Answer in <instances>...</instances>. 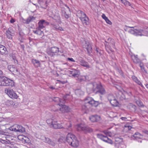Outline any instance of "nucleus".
<instances>
[{"instance_id":"f257e3e1","label":"nucleus","mask_w":148,"mask_h":148,"mask_svg":"<svg viewBox=\"0 0 148 148\" xmlns=\"http://www.w3.org/2000/svg\"><path fill=\"white\" fill-rule=\"evenodd\" d=\"M103 132L106 136H104L101 134H97V137L106 143L112 144V141L108 137V136L110 137L112 136V134L111 132L108 130H104Z\"/></svg>"},{"instance_id":"f03ea898","label":"nucleus","mask_w":148,"mask_h":148,"mask_svg":"<svg viewBox=\"0 0 148 148\" xmlns=\"http://www.w3.org/2000/svg\"><path fill=\"white\" fill-rule=\"evenodd\" d=\"M101 85L100 83L97 84L95 82L88 84L87 87V91L89 94L93 92L96 93L98 92Z\"/></svg>"},{"instance_id":"7ed1b4c3","label":"nucleus","mask_w":148,"mask_h":148,"mask_svg":"<svg viewBox=\"0 0 148 148\" xmlns=\"http://www.w3.org/2000/svg\"><path fill=\"white\" fill-rule=\"evenodd\" d=\"M66 141L67 143L72 146L76 147L79 145V142L77 138L73 134L69 133L66 137Z\"/></svg>"},{"instance_id":"20e7f679","label":"nucleus","mask_w":148,"mask_h":148,"mask_svg":"<svg viewBox=\"0 0 148 148\" xmlns=\"http://www.w3.org/2000/svg\"><path fill=\"white\" fill-rule=\"evenodd\" d=\"M76 128L78 131H83L85 133L91 132L92 131L90 128L83 124L77 125L76 126Z\"/></svg>"},{"instance_id":"39448f33","label":"nucleus","mask_w":148,"mask_h":148,"mask_svg":"<svg viewBox=\"0 0 148 148\" xmlns=\"http://www.w3.org/2000/svg\"><path fill=\"white\" fill-rule=\"evenodd\" d=\"M8 129L12 131L19 132H23L25 131V128L21 125L17 124L13 125V126L10 127Z\"/></svg>"},{"instance_id":"423d86ee","label":"nucleus","mask_w":148,"mask_h":148,"mask_svg":"<svg viewBox=\"0 0 148 148\" xmlns=\"http://www.w3.org/2000/svg\"><path fill=\"white\" fill-rule=\"evenodd\" d=\"M85 102L86 105L90 106L95 107L98 105L97 101H94L92 98L89 97H87L86 98Z\"/></svg>"},{"instance_id":"0eeeda50","label":"nucleus","mask_w":148,"mask_h":148,"mask_svg":"<svg viewBox=\"0 0 148 148\" xmlns=\"http://www.w3.org/2000/svg\"><path fill=\"white\" fill-rule=\"evenodd\" d=\"M61 52L59 50V48L56 47H51L47 51L48 54L51 56H53L56 53H59Z\"/></svg>"},{"instance_id":"6e6552de","label":"nucleus","mask_w":148,"mask_h":148,"mask_svg":"<svg viewBox=\"0 0 148 148\" xmlns=\"http://www.w3.org/2000/svg\"><path fill=\"white\" fill-rule=\"evenodd\" d=\"M5 92L11 99H16L17 98L16 94L12 89L6 88L5 90Z\"/></svg>"},{"instance_id":"1a4fd4ad","label":"nucleus","mask_w":148,"mask_h":148,"mask_svg":"<svg viewBox=\"0 0 148 148\" xmlns=\"http://www.w3.org/2000/svg\"><path fill=\"white\" fill-rule=\"evenodd\" d=\"M3 86H10L11 87L14 86V82L11 80L5 77H3Z\"/></svg>"},{"instance_id":"9d476101","label":"nucleus","mask_w":148,"mask_h":148,"mask_svg":"<svg viewBox=\"0 0 148 148\" xmlns=\"http://www.w3.org/2000/svg\"><path fill=\"white\" fill-rule=\"evenodd\" d=\"M38 29H43L45 26L49 25V23L44 20H41L39 21L38 23ZM41 31L39 30H38V33H40Z\"/></svg>"},{"instance_id":"9b49d317","label":"nucleus","mask_w":148,"mask_h":148,"mask_svg":"<svg viewBox=\"0 0 148 148\" xmlns=\"http://www.w3.org/2000/svg\"><path fill=\"white\" fill-rule=\"evenodd\" d=\"M39 138L41 139L44 142L53 147H54L56 145V143L49 138H46L44 136H41L40 138Z\"/></svg>"},{"instance_id":"f8f14e48","label":"nucleus","mask_w":148,"mask_h":148,"mask_svg":"<svg viewBox=\"0 0 148 148\" xmlns=\"http://www.w3.org/2000/svg\"><path fill=\"white\" fill-rule=\"evenodd\" d=\"M83 47L86 49L89 55H90V54L92 52V48L91 44L89 42L85 41V43L83 45Z\"/></svg>"},{"instance_id":"ddd939ff","label":"nucleus","mask_w":148,"mask_h":148,"mask_svg":"<svg viewBox=\"0 0 148 148\" xmlns=\"http://www.w3.org/2000/svg\"><path fill=\"white\" fill-rule=\"evenodd\" d=\"M107 41V42L105 41L106 43L105 44V45L106 47H109L108 44V43L109 44L110 47H112L113 48H115V42L114 39L111 38H109L108 39Z\"/></svg>"},{"instance_id":"4468645a","label":"nucleus","mask_w":148,"mask_h":148,"mask_svg":"<svg viewBox=\"0 0 148 148\" xmlns=\"http://www.w3.org/2000/svg\"><path fill=\"white\" fill-rule=\"evenodd\" d=\"M58 105L61 107V108H60V110L62 113L67 112L70 110V109L69 108L65 105H62L60 103H59Z\"/></svg>"},{"instance_id":"2eb2a0df","label":"nucleus","mask_w":148,"mask_h":148,"mask_svg":"<svg viewBox=\"0 0 148 148\" xmlns=\"http://www.w3.org/2000/svg\"><path fill=\"white\" fill-rule=\"evenodd\" d=\"M89 119L93 122L98 121L101 120V117L97 115H91L89 117Z\"/></svg>"},{"instance_id":"dca6fc26","label":"nucleus","mask_w":148,"mask_h":148,"mask_svg":"<svg viewBox=\"0 0 148 148\" xmlns=\"http://www.w3.org/2000/svg\"><path fill=\"white\" fill-rule=\"evenodd\" d=\"M8 51L6 48L3 45L0 44V54L2 55H6Z\"/></svg>"},{"instance_id":"f3484780","label":"nucleus","mask_w":148,"mask_h":148,"mask_svg":"<svg viewBox=\"0 0 148 148\" xmlns=\"http://www.w3.org/2000/svg\"><path fill=\"white\" fill-rule=\"evenodd\" d=\"M53 127L54 129H60L62 128V126L60 124L58 123L57 121L55 119L53 122V124L52 125L51 127Z\"/></svg>"},{"instance_id":"a211bd4d","label":"nucleus","mask_w":148,"mask_h":148,"mask_svg":"<svg viewBox=\"0 0 148 148\" xmlns=\"http://www.w3.org/2000/svg\"><path fill=\"white\" fill-rule=\"evenodd\" d=\"M6 32L7 37L9 39H12V36L14 35L13 31H11V29L9 28L6 30Z\"/></svg>"},{"instance_id":"6ab92c4d","label":"nucleus","mask_w":148,"mask_h":148,"mask_svg":"<svg viewBox=\"0 0 148 148\" xmlns=\"http://www.w3.org/2000/svg\"><path fill=\"white\" fill-rule=\"evenodd\" d=\"M80 20L84 25H87L89 24V18L86 15L82 18Z\"/></svg>"},{"instance_id":"aec40b11","label":"nucleus","mask_w":148,"mask_h":148,"mask_svg":"<svg viewBox=\"0 0 148 148\" xmlns=\"http://www.w3.org/2000/svg\"><path fill=\"white\" fill-rule=\"evenodd\" d=\"M16 103L12 100H7L5 102V105L8 106H16Z\"/></svg>"},{"instance_id":"412c9836","label":"nucleus","mask_w":148,"mask_h":148,"mask_svg":"<svg viewBox=\"0 0 148 148\" xmlns=\"http://www.w3.org/2000/svg\"><path fill=\"white\" fill-rule=\"evenodd\" d=\"M86 14L84 12L81 10H79L77 11V16H78L80 19L82 18L85 16Z\"/></svg>"},{"instance_id":"4be33fe9","label":"nucleus","mask_w":148,"mask_h":148,"mask_svg":"<svg viewBox=\"0 0 148 148\" xmlns=\"http://www.w3.org/2000/svg\"><path fill=\"white\" fill-rule=\"evenodd\" d=\"M41 8H46L47 5L46 0H42L38 2Z\"/></svg>"},{"instance_id":"5701e85b","label":"nucleus","mask_w":148,"mask_h":148,"mask_svg":"<svg viewBox=\"0 0 148 148\" xmlns=\"http://www.w3.org/2000/svg\"><path fill=\"white\" fill-rule=\"evenodd\" d=\"M21 140L24 143H28L29 142V139L27 137L23 135L19 136Z\"/></svg>"},{"instance_id":"b1692460","label":"nucleus","mask_w":148,"mask_h":148,"mask_svg":"<svg viewBox=\"0 0 148 148\" xmlns=\"http://www.w3.org/2000/svg\"><path fill=\"white\" fill-rule=\"evenodd\" d=\"M35 18L33 16H30L27 18L26 20H24L23 22L24 23L29 24L32 21L35 20Z\"/></svg>"},{"instance_id":"393cba45","label":"nucleus","mask_w":148,"mask_h":148,"mask_svg":"<svg viewBox=\"0 0 148 148\" xmlns=\"http://www.w3.org/2000/svg\"><path fill=\"white\" fill-rule=\"evenodd\" d=\"M8 68L9 70L11 72H17V69L14 65H10L8 66Z\"/></svg>"},{"instance_id":"a878e982","label":"nucleus","mask_w":148,"mask_h":148,"mask_svg":"<svg viewBox=\"0 0 148 148\" xmlns=\"http://www.w3.org/2000/svg\"><path fill=\"white\" fill-rule=\"evenodd\" d=\"M82 61H82L79 64L87 68H90V66L87 62H86L84 60H83Z\"/></svg>"},{"instance_id":"bb28decb","label":"nucleus","mask_w":148,"mask_h":148,"mask_svg":"<svg viewBox=\"0 0 148 148\" xmlns=\"http://www.w3.org/2000/svg\"><path fill=\"white\" fill-rule=\"evenodd\" d=\"M70 73L74 77H77L79 75V71L77 70H75L74 71H71Z\"/></svg>"},{"instance_id":"cd10ccee","label":"nucleus","mask_w":148,"mask_h":148,"mask_svg":"<svg viewBox=\"0 0 148 148\" xmlns=\"http://www.w3.org/2000/svg\"><path fill=\"white\" fill-rule=\"evenodd\" d=\"M110 103L112 106H118V103L115 98L114 99H113L110 101Z\"/></svg>"},{"instance_id":"c85d7f7f","label":"nucleus","mask_w":148,"mask_h":148,"mask_svg":"<svg viewBox=\"0 0 148 148\" xmlns=\"http://www.w3.org/2000/svg\"><path fill=\"white\" fill-rule=\"evenodd\" d=\"M75 93L78 96H81L84 94V92L81 89H77L75 90Z\"/></svg>"},{"instance_id":"c756f323","label":"nucleus","mask_w":148,"mask_h":148,"mask_svg":"<svg viewBox=\"0 0 148 148\" xmlns=\"http://www.w3.org/2000/svg\"><path fill=\"white\" fill-rule=\"evenodd\" d=\"M137 55L136 56L134 55L132 57V59L134 62L136 63H138L140 62L139 59L137 57Z\"/></svg>"},{"instance_id":"7c9ffc66","label":"nucleus","mask_w":148,"mask_h":148,"mask_svg":"<svg viewBox=\"0 0 148 148\" xmlns=\"http://www.w3.org/2000/svg\"><path fill=\"white\" fill-rule=\"evenodd\" d=\"M98 92H99L101 95L105 94L106 92L104 89L102 87L101 85V87L99 89V90L98 91Z\"/></svg>"},{"instance_id":"2f4dec72","label":"nucleus","mask_w":148,"mask_h":148,"mask_svg":"<svg viewBox=\"0 0 148 148\" xmlns=\"http://www.w3.org/2000/svg\"><path fill=\"white\" fill-rule=\"evenodd\" d=\"M143 32V30H138L136 29H134V30L131 29L130 30V32L132 34H134L135 33H137L138 32L142 33Z\"/></svg>"},{"instance_id":"473e14b6","label":"nucleus","mask_w":148,"mask_h":148,"mask_svg":"<svg viewBox=\"0 0 148 148\" xmlns=\"http://www.w3.org/2000/svg\"><path fill=\"white\" fill-rule=\"evenodd\" d=\"M55 120H53L52 119H48L47 121V124L51 127L52 124H53V122Z\"/></svg>"},{"instance_id":"72a5a7b5","label":"nucleus","mask_w":148,"mask_h":148,"mask_svg":"<svg viewBox=\"0 0 148 148\" xmlns=\"http://www.w3.org/2000/svg\"><path fill=\"white\" fill-rule=\"evenodd\" d=\"M108 100L110 102L113 99H114L115 98L112 95L109 94L108 96Z\"/></svg>"},{"instance_id":"f704fd0d","label":"nucleus","mask_w":148,"mask_h":148,"mask_svg":"<svg viewBox=\"0 0 148 148\" xmlns=\"http://www.w3.org/2000/svg\"><path fill=\"white\" fill-rule=\"evenodd\" d=\"M65 141V138L62 136H60L58 140V142L60 143L64 142Z\"/></svg>"},{"instance_id":"c9c22d12","label":"nucleus","mask_w":148,"mask_h":148,"mask_svg":"<svg viewBox=\"0 0 148 148\" xmlns=\"http://www.w3.org/2000/svg\"><path fill=\"white\" fill-rule=\"evenodd\" d=\"M90 107V106L89 105H86V103H85V105H83L82 106V109L83 110H89V108Z\"/></svg>"},{"instance_id":"e433bc0d","label":"nucleus","mask_w":148,"mask_h":148,"mask_svg":"<svg viewBox=\"0 0 148 148\" xmlns=\"http://www.w3.org/2000/svg\"><path fill=\"white\" fill-rule=\"evenodd\" d=\"M53 100L55 102H60L61 103L62 100H61L59 97H54Z\"/></svg>"},{"instance_id":"4c0bfd02","label":"nucleus","mask_w":148,"mask_h":148,"mask_svg":"<svg viewBox=\"0 0 148 148\" xmlns=\"http://www.w3.org/2000/svg\"><path fill=\"white\" fill-rule=\"evenodd\" d=\"M136 103L139 106L143 107L144 106V105L143 103L140 100L137 101H136Z\"/></svg>"},{"instance_id":"58836bf2","label":"nucleus","mask_w":148,"mask_h":148,"mask_svg":"<svg viewBox=\"0 0 148 148\" xmlns=\"http://www.w3.org/2000/svg\"><path fill=\"white\" fill-rule=\"evenodd\" d=\"M141 136V134L138 132H137L133 136L136 139H138Z\"/></svg>"},{"instance_id":"ea45409f","label":"nucleus","mask_w":148,"mask_h":148,"mask_svg":"<svg viewBox=\"0 0 148 148\" xmlns=\"http://www.w3.org/2000/svg\"><path fill=\"white\" fill-rule=\"evenodd\" d=\"M54 18L56 20H60V17L58 13H56L55 15H54Z\"/></svg>"},{"instance_id":"a19ab883","label":"nucleus","mask_w":148,"mask_h":148,"mask_svg":"<svg viewBox=\"0 0 148 148\" xmlns=\"http://www.w3.org/2000/svg\"><path fill=\"white\" fill-rule=\"evenodd\" d=\"M3 77H0V86H3Z\"/></svg>"},{"instance_id":"79ce46f5","label":"nucleus","mask_w":148,"mask_h":148,"mask_svg":"<svg viewBox=\"0 0 148 148\" xmlns=\"http://www.w3.org/2000/svg\"><path fill=\"white\" fill-rule=\"evenodd\" d=\"M83 60H84V59L82 57H79L77 58V63H79L82 61H82Z\"/></svg>"},{"instance_id":"37998d69","label":"nucleus","mask_w":148,"mask_h":148,"mask_svg":"<svg viewBox=\"0 0 148 148\" xmlns=\"http://www.w3.org/2000/svg\"><path fill=\"white\" fill-rule=\"evenodd\" d=\"M123 4L125 5H129V6H131V4L128 1H127L126 0L125 1V2H124Z\"/></svg>"},{"instance_id":"c03bdc74","label":"nucleus","mask_w":148,"mask_h":148,"mask_svg":"<svg viewBox=\"0 0 148 148\" xmlns=\"http://www.w3.org/2000/svg\"><path fill=\"white\" fill-rule=\"evenodd\" d=\"M61 66L64 69H66L67 67L68 64H67V63H66L64 64H62L61 65Z\"/></svg>"},{"instance_id":"a18cd8bd","label":"nucleus","mask_w":148,"mask_h":148,"mask_svg":"<svg viewBox=\"0 0 148 148\" xmlns=\"http://www.w3.org/2000/svg\"><path fill=\"white\" fill-rule=\"evenodd\" d=\"M32 62L35 66H36V64L37 63V60H36L32 59Z\"/></svg>"},{"instance_id":"49530a36","label":"nucleus","mask_w":148,"mask_h":148,"mask_svg":"<svg viewBox=\"0 0 148 148\" xmlns=\"http://www.w3.org/2000/svg\"><path fill=\"white\" fill-rule=\"evenodd\" d=\"M135 82L137 84H138V85H140L142 87H143L142 84L141 83V82H140V81H139L138 80L137 81H136Z\"/></svg>"},{"instance_id":"de8ad7c7","label":"nucleus","mask_w":148,"mask_h":148,"mask_svg":"<svg viewBox=\"0 0 148 148\" xmlns=\"http://www.w3.org/2000/svg\"><path fill=\"white\" fill-rule=\"evenodd\" d=\"M105 21L107 23L111 25L112 24V22L108 18H107L106 19H105Z\"/></svg>"},{"instance_id":"09e8293b","label":"nucleus","mask_w":148,"mask_h":148,"mask_svg":"<svg viewBox=\"0 0 148 148\" xmlns=\"http://www.w3.org/2000/svg\"><path fill=\"white\" fill-rule=\"evenodd\" d=\"M132 78L133 80L135 82L136 81H137V80H138L137 78L134 76H132Z\"/></svg>"},{"instance_id":"8fccbe9b","label":"nucleus","mask_w":148,"mask_h":148,"mask_svg":"<svg viewBox=\"0 0 148 148\" xmlns=\"http://www.w3.org/2000/svg\"><path fill=\"white\" fill-rule=\"evenodd\" d=\"M58 25H54L53 26V28L56 29L57 30H58V28L59 27Z\"/></svg>"},{"instance_id":"3c124183","label":"nucleus","mask_w":148,"mask_h":148,"mask_svg":"<svg viewBox=\"0 0 148 148\" xmlns=\"http://www.w3.org/2000/svg\"><path fill=\"white\" fill-rule=\"evenodd\" d=\"M139 66L140 67L141 69L142 70H143V69H144V67L143 66V63H140L139 64Z\"/></svg>"},{"instance_id":"603ef678","label":"nucleus","mask_w":148,"mask_h":148,"mask_svg":"<svg viewBox=\"0 0 148 148\" xmlns=\"http://www.w3.org/2000/svg\"><path fill=\"white\" fill-rule=\"evenodd\" d=\"M67 60H68L71 61L72 62H75V61L72 58H67Z\"/></svg>"},{"instance_id":"864d4df0","label":"nucleus","mask_w":148,"mask_h":148,"mask_svg":"<svg viewBox=\"0 0 148 148\" xmlns=\"http://www.w3.org/2000/svg\"><path fill=\"white\" fill-rule=\"evenodd\" d=\"M102 18L104 19L105 20V19H106L108 18L104 14H103L102 16Z\"/></svg>"},{"instance_id":"5fc2aeb1","label":"nucleus","mask_w":148,"mask_h":148,"mask_svg":"<svg viewBox=\"0 0 148 148\" xmlns=\"http://www.w3.org/2000/svg\"><path fill=\"white\" fill-rule=\"evenodd\" d=\"M58 30H60V31H63V29L61 27H59L58 28Z\"/></svg>"},{"instance_id":"6e6d98bb","label":"nucleus","mask_w":148,"mask_h":148,"mask_svg":"<svg viewBox=\"0 0 148 148\" xmlns=\"http://www.w3.org/2000/svg\"><path fill=\"white\" fill-rule=\"evenodd\" d=\"M121 119L123 120L126 121L127 119V118L125 117H122L121 118Z\"/></svg>"},{"instance_id":"4d7b16f0","label":"nucleus","mask_w":148,"mask_h":148,"mask_svg":"<svg viewBox=\"0 0 148 148\" xmlns=\"http://www.w3.org/2000/svg\"><path fill=\"white\" fill-rule=\"evenodd\" d=\"M10 22L11 23H14V20L13 19H12L10 21Z\"/></svg>"},{"instance_id":"13d9d810","label":"nucleus","mask_w":148,"mask_h":148,"mask_svg":"<svg viewBox=\"0 0 148 148\" xmlns=\"http://www.w3.org/2000/svg\"><path fill=\"white\" fill-rule=\"evenodd\" d=\"M3 75V72L0 70V77H2Z\"/></svg>"},{"instance_id":"bf43d9fd","label":"nucleus","mask_w":148,"mask_h":148,"mask_svg":"<svg viewBox=\"0 0 148 148\" xmlns=\"http://www.w3.org/2000/svg\"><path fill=\"white\" fill-rule=\"evenodd\" d=\"M143 132L145 134H148V131L147 130H145L143 131Z\"/></svg>"},{"instance_id":"052dcab7","label":"nucleus","mask_w":148,"mask_h":148,"mask_svg":"<svg viewBox=\"0 0 148 148\" xmlns=\"http://www.w3.org/2000/svg\"><path fill=\"white\" fill-rule=\"evenodd\" d=\"M126 127H127L129 130H130L132 128V127L130 126H126Z\"/></svg>"},{"instance_id":"680f3d73","label":"nucleus","mask_w":148,"mask_h":148,"mask_svg":"<svg viewBox=\"0 0 148 148\" xmlns=\"http://www.w3.org/2000/svg\"><path fill=\"white\" fill-rule=\"evenodd\" d=\"M65 17L66 18H68L69 17V16L67 14H65Z\"/></svg>"},{"instance_id":"e2e57ef3","label":"nucleus","mask_w":148,"mask_h":148,"mask_svg":"<svg viewBox=\"0 0 148 148\" xmlns=\"http://www.w3.org/2000/svg\"><path fill=\"white\" fill-rule=\"evenodd\" d=\"M49 88L52 89V90H54L55 89V88L53 86H51L49 87Z\"/></svg>"},{"instance_id":"0e129e2a","label":"nucleus","mask_w":148,"mask_h":148,"mask_svg":"<svg viewBox=\"0 0 148 148\" xmlns=\"http://www.w3.org/2000/svg\"><path fill=\"white\" fill-rule=\"evenodd\" d=\"M96 52H97V54L99 53V54H100V52H99V50H97V49H96Z\"/></svg>"},{"instance_id":"69168bd1","label":"nucleus","mask_w":148,"mask_h":148,"mask_svg":"<svg viewBox=\"0 0 148 148\" xmlns=\"http://www.w3.org/2000/svg\"><path fill=\"white\" fill-rule=\"evenodd\" d=\"M121 1L122 3H124V2H125V0H120Z\"/></svg>"},{"instance_id":"338daca9","label":"nucleus","mask_w":148,"mask_h":148,"mask_svg":"<svg viewBox=\"0 0 148 148\" xmlns=\"http://www.w3.org/2000/svg\"><path fill=\"white\" fill-rule=\"evenodd\" d=\"M146 87L148 89V84H146L145 85Z\"/></svg>"},{"instance_id":"774afa93","label":"nucleus","mask_w":148,"mask_h":148,"mask_svg":"<svg viewBox=\"0 0 148 148\" xmlns=\"http://www.w3.org/2000/svg\"><path fill=\"white\" fill-rule=\"evenodd\" d=\"M71 124H70L69 126H68V127L70 128L71 127Z\"/></svg>"}]
</instances>
